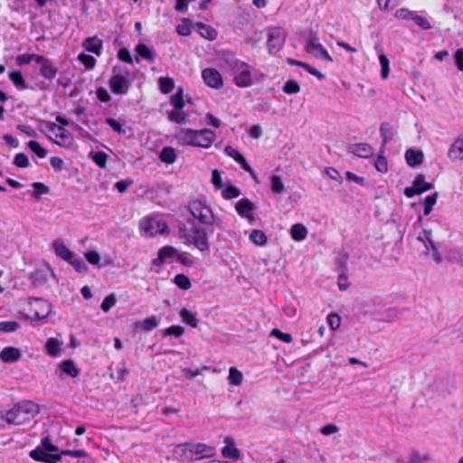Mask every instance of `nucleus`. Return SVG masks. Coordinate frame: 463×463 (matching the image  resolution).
Masks as SVG:
<instances>
[{
  "instance_id": "f257e3e1",
  "label": "nucleus",
  "mask_w": 463,
  "mask_h": 463,
  "mask_svg": "<svg viewBox=\"0 0 463 463\" xmlns=\"http://www.w3.org/2000/svg\"><path fill=\"white\" fill-rule=\"evenodd\" d=\"M176 143L183 146H196L210 148L215 140L214 131L209 128L193 129L188 128H180L174 136Z\"/></svg>"
},
{
  "instance_id": "f03ea898",
  "label": "nucleus",
  "mask_w": 463,
  "mask_h": 463,
  "mask_svg": "<svg viewBox=\"0 0 463 463\" xmlns=\"http://www.w3.org/2000/svg\"><path fill=\"white\" fill-rule=\"evenodd\" d=\"M180 460L193 462L215 456V448L204 443H184L176 447Z\"/></svg>"
},
{
  "instance_id": "7ed1b4c3",
  "label": "nucleus",
  "mask_w": 463,
  "mask_h": 463,
  "mask_svg": "<svg viewBox=\"0 0 463 463\" xmlns=\"http://www.w3.org/2000/svg\"><path fill=\"white\" fill-rule=\"evenodd\" d=\"M40 411L39 405L32 401H23L6 411V423L22 425L30 421Z\"/></svg>"
},
{
  "instance_id": "20e7f679",
  "label": "nucleus",
  "mask_w": 463,
  "mask_h": 463,
  "mask_svg": "<svg viewBox=\"0 0 463 463\" xmlns=\"http://www.w3.org/2000/svg\"><path fill=\"white\" fill-rule=\"evenodd\" d=\"M224 62L234 75L233 83L237 87L248 88L252 85V73L248 63L234 58L232 54H229Z\"/></svg>"
},
{
  "instance_id": "39448f33",
  "label": "nucleus",
  "mask_w": 463,
  "mask_h": 463,
  "mask_svg": "<svg viewBox=\"0 0 463 463\" xmlns=\"http://www.w3.org/2000/svg\"><path fill=\"white\" fill-rule=\"evenodd\" d=\"M129 71L127 68L124 70L120 66L112 68V76L109 80V87L112 93L117 95H125L128 93L130 81L128 80Z\"/></svg>"
},
{
  "instance_id": "423d86ee",
  "label": "nucleus",
  "mask_w": 463,
  "mask_h": 463,
  "mask_svg": "<svg viewBox=\"0 0 463 463\" xmlns=\"http://www.w3.org/2000/svg\"><path fill=\"white\" fill-rule=\"evenodd\" d=\"M183 237L185 239V242L193 244L200 251H206L209 250V242L207 239L206 232L198 226L194 225L190 232H186L185 229L181 230Z\"/></svg>"
},
{
  "instance_id": "0eeeda50",
  "label": "nucleus",
  "mask_w": 463,
  "mask_h": 463,
  "mask_svg": "<svg viewBox=\"0 0 463 463\" xmlns=\"http://www.w3.org/2000/svg\"><path fill=\"white\" fill-rule=\"evenodd\" d=\"M42 124L44 126L46 131L52 133L55 139L54 142L60 146H70L72 142L71 135L63 127L58 126L54 122L43 121Z\"/></svg>"
},
{
  "instance_id": "6e6552de",
  "label": "nucleus",
  "mask_w": 463,
  "mask_h": 463,
  "mask_svg": "<svg viewBox=\"0 0 463 463\" xmlns=\"http://www.w3.org/2000/svg\"><path fill=\"white\" fill-rule=\"evenodd\" d=\"M286 41V32L281 27H271L268 30L267 48L270 54L277 53Z\"/></svg>"
},
{
  "instance_id": "1a4fd4ad",
  "label": "nucleus",
  "mask_w": 463,
  "mask_h": 463,
  "mask_svg": "<svg viewBox=\"0 0 463 463\" xmlns=\"http://www.w3.org/2000/svg\"><path fill=\"white\" fill-rule=\"evenodd\" d=\"M306 51L312 53L316 58L323 59L328 62H333V58L326 49L319 43L317 33H310L307 40Z\"/></svg>"
},
{
  "instance_id": "9d476101",
  "label": "nucleus",
  "mask_w": 463,
  "mask_h": 463,
  "mask_svg": "<svg viewBox=\"0 0 463 463\" xmlns=\"http://www.w3.org/2000/svg\"><path fill=\"white\" fill-rule=\"evenodd\" d=\"M192 215L204 224H212L214 215L209 204H189Z\"/></svg>"
},
{
  "instance_id": "9b49d317",
  "label": "nucleus",
  "mask_w": 463,
  "mask_h": 463,
  "mask_svg": "<svg viewBox=\"0 0 463 463\" xmlns=\"http://www.w3.org/2000/svg\"><path fill=\"white\" fill-rule=\"evenodd\" d=\"M202 78L208 87L220 90L223 87V80L218 70L214 68H206L202 71Z\"/></svg>"
},
{
  "instance_id": "f8f14e48",
  "label": "nucleus",
  "mask_w": 463,
  "mask_h": 463,
  "mask_svg": "<svg viewBox=\"0 0 463 463\" xmlns=\"http://www.w3.org/2000/svg\"><path fill=\"white\" fill-rule=\"evenodd\" d=\"M432 187L430 183L425 182L423 175H418L412 185L404 189L403 194L408 197L411 198L416 194H421L422 193L430 190Z\"/></svg>"
},
{
  "instance_id": "ddd939ff",
  "label": "nucleus",
  "mask_w": 463,
  "mask_h": 463,
  "mask_svg": "<svg viewBox=\"0 0 463 463\" xmlns=\"http://www.w3.org/2000/svg\"><path fill=\"white\" fill-rule=\"evenodd\" d=\"M224 152L227 156L232 157L234 161H236L238 164H240L241 167L248 172L252 177L255 176V172L252 169V167L248 164L245 157L235 148H233L231 146H226L224 148Z\"/></svg>"
},
{
  "instance_id": "4468645a",
  "label": "nucleus",
  "mask_w": 463,
  "mask_h": 463,
  "mask_svg": "<svg viewBox=\"0 0 463 463\" xmlns=\"http://www.w3.org/2000/svg\"><path fill=\"white\" fill-rule=\"evenodd\" d=\"M30 457L36 460L45 463H57L61 460V455L58 453H51L41 448H36L30 452Z\"/></svg>"
},
{
  "instance_id": "2eb2a0df",
  "label": "nucleus",
  "mask_w": 463,
  "mask_h": 463,
  "mask_svg": "<svg viewBox=\"0 0 463 463\" xmlns=\"http://www.w3.org/2000/svg\"><path fill=\"white\" fill-rule=\"evenodd\" d=\"M143 229L148 236H155L157 233H164L167 230V225L154 218H147L144 222Z\"/></svg>"
},
{
  "instance_id": "dca6fc26",
  "label": "nucleus",
  "mask_w": 463,
  "mask_h": 463,
  "mask_svg": "<svg viewBox=\"0 0 463 463\" xmlns=\"http://www.w3.org/2000/svg\"><path fill=\"white\" fill-rule=\"evenodd\" d=\"M177 255V250L173 246H164L157 253V257L152 260V264L156 267H161L167 260H171Z\"/></svg>"
},
{
  "instance_id": "f3484780",
  "label": "nucleus",
  "mask_w": 463,
  "mask_h": 463,
  "mask_svg": "<svg viewBox=\"0 0 463 463\" xmlns=\"http://www.w3.org/2000/svg\"><path fill=\"white\" fill-rule=\"evenodd\" d=\"M31 312L33 317L43 319L50 313V306L45 300L35 299L34 302L31 304Z\"/></svg>"
},
{
  "instance_id": "a211bd4d",
  "label": "nucleus",
  "mask_w": 463,
  "mask_h": 463,
  "mask_svg": "<svg viewBox=\"0 0 463 463\" xmlns=\"http://www.w3.org/2000/svg\"><path fill=\"white\" fill-rule=\"evenodd\" d=\"M348 150L352 154L362 158H369L374 153L373 146L367 143L353 144L349 146Z\"/></svg>"
},
{
  "instance_id": "6ab92c4d",
  "label": "nucleus",
  "mask_w": 463,
  "mask_h": 463,
  "mask_svg": "<svg viewBox=\"0 0 463 463\" xmlns=\"http://www.w3.org/2000/svg\"><path fill=\"white\" fill-rule=\"evenodd\" d=\"M82 45L86 51L99 56L102 52L103 41L97 36L88 37L83 41Z\"/></svg>"
},
{
  "instance_id": "aec40b11",
  "label": "nucleus",
  "mask_w": 463,
  "mask_h": 463,
  "mask_svg": "<svg viewBox=\"0 0 463 463\" xmlns=\"http://www.w3.org/2000/svg\"><path fill=\"white\" fill-rule=\"evenodd\" d=\"M448 156L452 161L463 160V137H458L448 151Z\"/></svg>"
},
{
  "instance_id": "412c9836",
  "label": "nucleus",
  "mask_w": 463,
  "mask_h": 463,
  "mask_svg": "<svg viewBox=\"0 0 463 463\" xmlns=\"http://www.w3.org/2000/svg\"><path fill=\"white\" fill-rule=\"evenodd\" d=\"M226 446L222 449V455L225 458L238 459L240 458V451L234 446V441L232 438L227 437L224 439Z\"/></svg>"
},
{
  "instance_id": "4be33fe9",
  "label": "nucleus",
  "mask_w": 463,
  "mask_h": 463,
  "mask_svg": "<svg viewBox=\"0 0 463 463\" xmlns=\"http://www.w3.org/2000/svg\"><path fill=\"white\" fill-rule=\"evenodd\" d=\"M21 358V352L16 347H5L0 353V359L4 363H14Z\"/></svg>"
},
{
  "instance_id": "5701e85b",
  "label": "nucleus",
  "mask_w": 463,
  "mask_h": 463,
  "mask_svg": "<svg viewBox=\"0 0 463 463\" xmlns=\"http://www.w3.org/2000/svg\"><path fill=\"white\" fill-rule=\"evenodd\" d=\"M52 246L57 256H59L65 261H71L74 252L70 250L69 248L61 241H54Z\"/></svg>"
},
{
  "instance_id": "b1692460",
  "label": "nucleus",
  "mask_w": 463,
  "mask_h": 463,
  "mask_svg": "<svg viewBox=\"0 0 463 463\" xmlns=\"http://www.w3.org/2000/svg\"><path fill=\"white\" fill-rule=\"evenodd\" d=\"M405 159L410 166L415 167L422 163L423 153L420 150L410 148L405 152Z\"/></svg>"
},
{
  "instance_id": "393cba45",
  "label": "nucleus",
  "mask_w": 463,
  "mask_h": 463,
  "mask_svg": "<svg viewBox=\"0 0 463 463\" xmlns=\"http://www.w3.org/2000/svg\"><path fill=\"white\" fill-rule=\"evenodd\" d=\"M196 26L198 28L199 34L203 38H204L206 40H210V41L216 39L217 31L214 28H213L212 26L204 24L202 22L196 23Z\"/></svg>"
},
{
  "instance_id": "a878e982",
  "label": "nucleus",
  "mask_w": 463,
  "mask_h": 463,
  "mask_svg": "<svg viewBox=\"0 0 463 463\" xmlns=\"http://www.w3.org/2000/svg\"><path fill=\"white\" fill-rule=\"evenodd\" d=\"M57 72L58 69L54 67L53 63L49 59L40 68V74L50 80L56 77Z\"/></svg>"
},
{
  "instance_id": "bb28decb",
  "label": "nucleus",
  "mask_w": 463,
  "mask_h": 463,
  "mask_svg": "<svg viewBox=\"0 0 463 463\" xmlns=\"http://www.w3.org/2000/svg\"><path fill=\"white\" fill-rule=\"evenodd\" d=\"M59 368L63 373L72 378L77 377L80 373V370L75 366V364L71 360L62 361L59 364Z\"/></svg>"
},
{
  "instance_id": "cd10ccee",
  "label": "nucleus",
  "mask_w": 463,
  "mask_h": 463,
  "mask_svg": "<svg viewBox=\"0 0 463 463\" xmlns=\"http://www.w3.org/2000/svg\"><path fill=\"white\" fill-rule=\"evenodd\" d=\"M179 315L182 321L190 326L191 327L195 328L198 326L199 320L197 319L196 315L192 311L184 307L180 310Z\"/></svg>"
},
{
  "instance_id": "c85d7f7f",
  "label": "nucleus",
  "mask_w": 463,
  "mask_h": 463,
  "mask_svg": "<svg viewBox=\"0 0 463 463\" xmlns=\"http://www.w3.org/2000/svg\"><path fill=\"white\" fill-rule=\"evenodd\" d=\"M61 342L56 338H49L45 344V349L49 355L58 356L61 354Z\"/></svg>"
},
{
  "instance_id": "c756f323",
  "label": "nucleus",
  "mask_w": 463,
  "mask_h": 463,
  "mask_svg": "<svg viewBox=\"0 0 463 463\" xmlns=\"http://www.w3.org/2000/svg\"><path fill=\"white\" fill-rule=\"evenodd\" d=\"M159 158L164 163L174 164L177 158L175 148L171 146L164 147L159 154Z\"/></svg>"
},
{
  "instance_id": "7c9ffc66",
  "label": "nucleus",
  "mask_w": 463,
  "mask_h": 463,
  "mask_svg": "<svg viewBox=\"0 0 463 463\" xmlns=\"http://www.w3.org/2000/svg\"><path fill=\"white\" fill-rule=\"evenodd\" d=\"M237 213L244 218H247L250 223L254 222L253 210L254 204H235Z\"/></svg>"
},
{
  "instance_id": "2f4dec72",
  "label": "nucleus",
  "mask_w": 463,
  "mask_h": 463,
  "mask_svg": "<svg viewBox=\"0 0 463 463\" xmlns=\"http://www.w3.org/2000/svg\"><path fill=\"white\" fill-rule=\"evenodd\" d=\"M290 234L295 241H303L307 235V230L303 224L296 223L291 227Z\"/></svg>"
},
{
  "instance_id": "473e14b6",
  "label": "nucleus",
  "mask_w": 463,
  "mask_h": 463,
  "mask_svg": "<svg viewBox=\"0 0 463 463\" xmlns=\"http://www.w3.org/2000/svg\"><path fill=\"white\" fill-rule=\"evenodd\" d=\"M250 240L257 246H264L267 244L268 238L265 232L261 230L255 229L250 234Z\"/></svg>"
},
{
  "instance_id": "72a5a7b5",
  "label": "nucleus",
  "mask_w": 463,
  "mask_h": 463,
  "mask_svg": "<svg viewBox=\"0 0 463 463\" xmlns=\"http://www.w3.org/2000/svg\"><path fill=\"white\" fill-rule=\"evenodd\" d=\"M9 79L18 90H26L28 88L20 71H11Z\"/></svg>"
},
{
  "instance_id": "f704fd0d",
  "label": "nucleus",
  "mask_w": 463,
  "mask_h": 463,
  "mask_svg": "<svg viewBox=\"0 0 463 463\" xmlns=\"http://www.w3.org/2000/svg\"><path fill=\"white\" fill-rule=\"evenodd\" d=\"M170 104L177 110H181L184 107V90L179 87L177 91L170 98Z\"/></svg>"
},
{
  "instance_id": "c9c22d12",
  "label": "nucleus",
  "mask_w": 463,
  "mask_h": 463,
  "mask_svg": "<svg viewBox=\"0 0 463 463\" xmlns=\"http://www.w3.org/2000/svg\"><path fill=\"white\" fill-rule=\"evenodd\" d=\"M160 91L164 94L170 93L175 88V81L169 77H160L158 79Z\"/></svg>"
},
{
  "instance_id": "e433bc0d",
  "label": "nucleus",
  "mask_w": 463,
  "mask_h": 463,
  "mask_svg": "<svg viewBox=\"0 0 463 463\" xmlns=\"http://www.w3.org/2000/svg\"><path fill=\"white\" fill-rule=\"evenodd\" d=\"M136 52L138 56L142 57L146 61H153L154 54L152 51L144 43H138L135 48Z\"/></svg>"
},
{
  "instance_id": "4c0bfd02",
  "label": "nucleus",
  "mask_w": 463,
  "mask_h": 463,
  "mask_svg": "<svg viewBox=\"0 0 463 463\" xmlns=\"http://www.w3.org/2000/svg\"><path fill=\"white\" fill-rule=\"evenodd\" d=\"M242 373L235 367H231L229 370L228 380L229 383L232 385H241L242 383Z\"/></svg>"
},
{
  "instance_id": "58836bf2",
  "label": "nucleus",
  "mask_w": 463,
  "mask_h": 463,
  "mask_svg": "<svg viewBox=\"0 0 463 463\" xmlns=\"http://www.w3.org/2000/svg\"><path fill=\"white\" fill-rule=\"evenodd\" d=\"M222 195L224 200H232L240 195V191L234 185L222 186Z\"/></svg>"
},
{
  "instance_id": "ea45409f",
  "label": "nucleus",
  "mask_w": 463,
  "mask_h": 463,
  "mask_svg": "<svg viewBox=\"0 0 463 463\" xmlns=\"http://www.w3.org/2000/svg\"><path fill=\"white\" fill-rule=\"evenodd\" d=\"M380 133L383 139V147H384V146L392 139V126L387 122L383 123L380 128Z\"/></svg>"
},
{
  "instance_id": "a19ab883",
  "label": "nucleus",
  "mask_w": 463,
  "mask_h": 463,
  "mask_svg": "<svg viewBox=\"0 0 463 463\" xmlns=\"http://www.w3.org/2000/svg\"><path fill=\"white\" fill-rule=\"evenodd\" d=\"M174 282L183 290H188L192 286L189 278L184 274H177L174 279Z\"/></svg>"
},
{
  "instance_id": "79ce46f5",
  "label": "nucleus",
  "mask_w": 463,
  "mask_h": 463,
  "mask_svg": "<svg viewBox=\"0 0 463 463\" xmlns=\"http://www.w3.org/2000/svg\"><path fill=\"white\" fill-rule=\"evenodd\" d=\"M168 119L172 122L184 124L187 122V114L177 109L173 110L168 113Z\"/></svg>"
},
{
  "instance_id": "37998d69",
  "label": "nucleus",
  "mask_w": 463,
  "mask_h": 463,
  "mask_svg": "<svg viewBox=\"0 0 463 463\" xmlns=\"http://www.w3.org/2000/svg\"><path fill=\"white\" fill-rule=\"evenodd\" d=\"M78 60L85 66L87 70L94 69L97 62L93 56L83 52L78 55Z\"/></svg>"
},
{
  "instance_id": "c03bdc74",
  "label": "nucleus",
  "mask_w": 463,
  "mask_h": 463,
  "mask_svg": "<svg viewBox=\"0 0 463 463\" xmlns=\"http://www.w3.org/2000/svg\"><path fill=\"white\" fill-rule=\"evenodd\" d=\"M27 146L40 158H44L47 155V151L37 141H29Z\"/></svg>"
},
{
  "instance_id": "a18cd8bd",
  "label": "nucleus",
  "mask_w": 463,
  "mask_h": 463,
  "mask_svg": "<svg viewBox=\"0 0 463 463\" xmlns=\"http://www.w3.org/2000/svg\"><path fill=\"white\" fill-rule=\"evenodd\" d=\"M282 90L286 94H296L299 92L300 86L296 80H288L284 83Z\"/></svg>"
},
{
  "instance_id": "49530a36",
  "label": "nucleus",
  "mask_w": 463,
  "mask_h": 463,
  "mask_svg": "<svg viewBox=\"0 0 463 463\" xmlns=\"http://www.w3.org/2000/svg\"><path fill=\"white\" fill-rule=\"evenodd\" d=\"M379 61L381 64V76L384 80L388 77L390 71L389 59L384 54L379 55Z\"/></svg>"
},
{
  "instance_id": "de8ad7c7",
  "label": "nucleus",
  "mask_w": 463,
  "mask_h": 463,
  "mask_svg": "<svg viewBox=\"0 0 463 463\" xmlns=\"http://www.w3.org/2000/svg\"><path fill=\"white\" fill-rule=\"evenodd\" d=\"M20 328V324L16 321L0 322V331L5 333L14 332Z\"/></svg>"
},
{
  "instance_id": "09e8293b",
  "label": "nucleus",
  "mask_w": 463,
  "mask_h": 463,
  "mask_svg": "<svg viewBox=\"0 0 463 463\" xmlns=\"http://www.w3.org/2000/svg\"><path fill=\"white\" fill-rule=\"evenodd\" d=\"M32 186L33 187V194L36 199H39L41 195L46 194L50 192V188L43 183L35 182Z\"/></svg>"
},
{
  "instance_id": "8fccbe9b",
  "label": "nucleus",
  "mask_w": 463,
  "mask_h": 463,
  "mask_svg": "<svg viewBox=\"0 0 463 463\" xmlns=\"http://www.w3.org/2000/svg\"><path fill=\"white\" fill-rule=\"evenodd\" d=\"M74 269L77 272L79 273H82V272H86L87 269H88V267L87 265L85 264V262L80 260V259H77L75 258V254L72 255V258L71 260V261H68Z\"/></svg>"
},
{
  "instance_id": "3c124183",
  "label": "nucleus",
  "mask_w": 463,
  "mask_h": 463,
  "mask_svg": "<svg viewBox=\"0 0 463 463\" xmlns=\"http://www.w3.org/2000/svg\"><path fill=\"white\" fill-rule=\"evenodd\" d=\"M374 166L376 170L379 171L380 173H386L388 171V163L385 156H383L381 154L378 155L374 162Z\"/></svg>"
},
{
  "instance_id": "603ef678",
  "label": "nucleus",
  "mask_w": 463,
  "mask_h": 463,
  "mask_svg": "<svg viewBox=\"0 0 463 463\" xmlns=\"http://www.w3.org/2000/svg\"><path fill=\"white\" fill-rule=\"evenodd\" d=\"M184 329L181 326H171L165 328L163 332V336L175 335L176 337L182 336Z\"/></svg>"
},
{
  "instance_id": "864d4df0",
  "label": "nucleus",
  "mask_w": 463,
  "mask_h": 463,
  "mask_svg": "<svg viewBox=\"0 0 463 463\" xmlns=\"http://www.w3.org/2000/svg\"><path fill=\"white\" fill-rule=\"evenodd\" d=\"M176 32L182 36H188L191 33V22L189 19H184L182 24L176 27Z\"/></svg>"
},
{
  "instance_id": "5fc2aeb1",
  "label": "nucleus",
  "mask_w": 463,
  "mask_h": 463,
  "mask_svg": "<svg viewBox=\"0 0 463 463\" xmlns=\"http://www.w3.org/2000/svg\"><path fill=\"white\" fill-rule=\"evenodd\" d=\"M412 21H414V23L420 29L429 30V29L431 28V24H430V23L429 22V20L426 17L419 15V14H417L415 13L413 14Z\"/></svg>"
},
{
  "instance_id": "6e6d98bb",
  "label": "nucleus",
  "mask_w": 463,
  "mask_h": 463,
  "mask_svg": "<svg viewBox=\"0 0 463 463\" xmlns=\"http://www.w3.org/2000/svg\"><path fill=\"white\" fill-rule=\"evenodd\" d=\"M327 323L330 326V328L335 331L336 330L337 328H339L340 325H341V317L339 315L335 314V313H331L327 316Z\"/></svg>"
},
{
  "instance_id": "4d7b16f0",
  "label": "nucleus",
  "mask_w": 463,
  "mask_h": 463,
  "mask_svg": "<svg viewBox=\"0 0 463 463\" xmlns=\"http://www.w3.org/2000/svg\"><path fill=\"white\" fill-rule=\"evenodd\" d=\"M118 58L119 61H124L126 63H128V64L133 63V58H132L131 53L128 48H125V47L120 48L118 51Z\"/></svg>"
},
{
  "instance_id": "13d9d810",
  "label": "nucleus",
  "mask_w": 463,
  "mask_h": 463,
  "mask_svg": "<svg viewBox=\"0 0 463 463\" xmlns=\"http://www.w3.org/2000/svg\"><path fill=\"white\" fill-rule=\"evenodd\" d=\"M14 165L20 168L27 167L29 165V160L27 156L24 153L16 154L14 159Z\"/></svg>"
},
{
  "instance_id": "bf43d9fd",
  "label": "nucleus",
  "mask_w": 463,
  "mask_h": 463,
  "mask_svg": "<svg viewBox=\"0 0 463 463\" xmlns=\"http://www.w3.org/2000/svg\"><path fill=\"white\" fill-rule=\"evenodd\" d=\"M270 335L277 337L278 339L281 340L284 343H291L293 338L290 334L283 333L278 328L272 329Z\"/></svg>"
},
{
  "instance_id": "052dcab7",
  "label": "nucleus",
  "mask_w": 463,
  "mask_h": 463,
  "mask_svg": "<svg viewBox=\"0 0 463 463\" xmlns=\"http://www.w3.org/2000/svg\"><path fill=\"white\" fill-rule=\"evenodd\" d=\"M117 299L114 294L107 296L101 303V309L104 312H109V309L116 304Z\"/></svg>"
},
{
  "instance_id": "680f3d73",
  "label": "nucleus",
  "mask_w": 463,
  "mask_h": 463,
  "mask_svg": "<svg viewBox=\"0 0 463 463\" xmlns=\"http://www.w3.org/2000/svg\"><path fill=\"white\" fill-rule=\"evenodd\" d=\"M413 14H414V12H412L407 8H400V9L396 10V12L394 13V16L397 19H402V20H412Z\"/></svg>"
},
{
  "instance_id": "e2e57ef3",
  "label": "nucleus",
  "mask_w": 463,
  "mask_h": 463,
  "mask_svg": "<svg viewBox=\"0 0 463 463\" xmlns=\"http://www.w3.org/2000/svg\"><path fill=\"white\" fill-rule=\"evenodd\" d=\"M271 189L275 193H281L284 190V184L283 182L279 175H272L271 176Z\"/></svg>"
},
{
  "instance_id": "0e129e2a",
  "label": "nucleus",
  "mask_w": 463,
  "mask_h": 463,
  "mask_svg": "<svg viewBox=\"0 0 463 463\" xmlns=\"http://www.w3.org/2000/svg\"><path fill=\"white\" fill-rule=\"evenodd\" d=\"M107 158V154L102 151L96 152L92 155V160L100 167H104L106 165Z\"/></svg>"
},
{
  "instance_id": "69168bd1",
  "label": "nucleus",
  "mask_w": 463,
  "mask_h": 463,
  "mask_svg": "<svg viewBox=\"0 0 463 463\" xmlns=\"http://www.w3.org/2000/svg\"><path fill=\"white\" fill-rule=\"evenodd\" d=\"M106 123L118 134H125L126 129L122 127V125L112 118H106Z\"/></svg>"
},
{
  "instance_id": "338daca9",
  "label": "nucleus",
  "mask_w": 463,
  "mask_h": 463,
  "mask_svg": "<svg viewBox=\"0 0 463 463\" xmlns=\"http://www.w3.org/2000/svg\"><path fill=\"white\" fill-rule=\"evenodd\" d=\"M60 455L70 456L72 458H86L89 454L84 449H65L62 450Z\"/></svg>"
},
{
  "instance_id": "774afa93",
  "label": "nucleus",
  "mask_w": 463,
  "mask_h": 463,
  "mask_svg": "<svg viewBox=\"0 0 463 463\" xmlns=\"http://www.w3.org/2000/svg\"><path fill=\"white\" fill-rule=\"evenodd\" d=\"M158 326V321L156 317H149L146 318L142 323V328L145 331H150Z\"/></svg>"
}]
</instances>
